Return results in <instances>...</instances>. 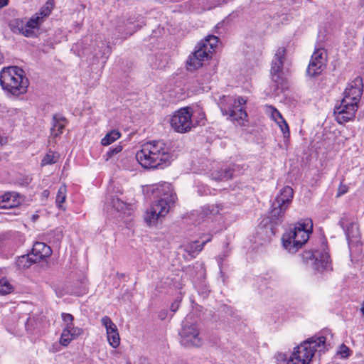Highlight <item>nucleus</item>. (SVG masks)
Here are the masks:
<instances>
[{
  "label": "nucleus",
  "instance_id": "1",
  "mask_svg": "<svg viewBox=\"0 0 364 364\" xmlns=\"http://www.w3.org/2000/svg\"><path fill=\"white\" fill-rule=\"evenodd\" d=\"M139 164L146 168H156L167 165L173 160L171 149L161 141H152L144 144L136 154Z\"/></svg>",
  "mask_w": 364,
  "mask_h": 364
},
{
  "label": "nucleus",
  "instance_id": "2",
  "mask_svg": "<svg viewBox=\"0 0 364 364\" xmlns=\"http://www.w3.org/2000/svg\"><path fill=\"white\" fill-rule=\"evenodd\" d=\"M326 337H312L293 349L285 364H312L317 351H325Z\"/></svg>",
  "mask_w": 364,
  "mask_h": 364
},
{
  "label": "nucleus",
  "instance_id": "3",
  "mask_svg": "<svg viewBox=\"0 0 364 364\" xmlns=\"http://www.w3.org/2000/svg\"><path fill=\"white\" fill-rule=\"evenodd\" d=\"M312 231V220L309 218L301 220L283 235L284 247L291 253L297 252L306 243Z\"/></svg>",
  "mask_w": 364,
  "mask_h": 364
},
{
  "label": "nucleus",
  "instance_id": "4",
  "mask_svg": "<svg viewBox=\"0 0 364 364\" xmlns=\"http://www.w3.org/2000/svg\"><path fill=\"white\" fill-rule=\"evenodd\" d=\"M0 85L5 92L17 97L27 92L28 80L22 69L7 67L0 72Z\"/></svg>",
  "mask_w": 364,
  "mask_h": 364
},
{
  "label": "nucleus",
  "instance_id": "5",
  "mask_svg": "<svg viewBox=\"0 0 364 364\" xmlns=\"http://www.w3.org/2000/svg\"><path fill=\"white\" fill-rule=\"evenodd\" d=\"M247 101L246 97L241 96L223 97L220 102L221 111L234 122L244 126L248 121V115L245 110Z\"/></svg>",
  "mask_w": 364,
  "mask_h": 364
},
{
  "label": "nucleus",
  "instance_id": "6",
  "mask_svg": "<svg viewBox=\"0 0 364 364\" xmlns=\"http://www.w3.org/2000/svg\"><path fill=\"white\" fill-rule=\"evenodd\" d=\"M181 346L188 348L201 347L204 340L199 325L196 322L186 321L178 333Z\"/></svg>",
  "mask_w": 364,
  "mask_h": 364
},
{
  "label": "nucleus",
  "instance_id": "7",
  "mask_svg": "<svg viewBox=\"0 0 364 364\" xmlns=\"http://www.w3.org/2000/svg\"><path fill=\"white\" fill-rule=\"evenodd\" d=\"M193 112L188 107L181 108L168 117V122L171 129L180 134L190 132L193 127Z\"/></svg>",
  "mask_w": 364,
  "mask_h": 364
},
{
  "label": "nucleus",
  "instance_id": "8",
  "mask_svg": "<svg viewBox=\"0 0 364 364\" xmlns=\"http://www.w3.org/2000/svg\"><path fill=\"white\" fill-rule=\"evenodd\" d=\"M62 332L59 339V343L67 347L73 340L81 336L84 331L82 328L75 326L74 317L68 313L61 314Z\"/></svg>",
  "mask_w": 364,
  "mask_h": 364
},
{
  "label": "nucleus",
  "instance_id": "9",
  "mask_svg": "<svg viewBox=\"0 0 364 364\" xmlns=\"http://www.w3.org/2000/svg\"><path fill=\"white\" fill-rule=\"evenodd\" d=\"M41 24L38 16L33 14L30 18L14 19L10 23V27L14 33L26 37H33Z\"/></svg>",
  "mask_w": 364,
  "mask_h": 364
},
{
  "label": "nucleus",
  "instance_id": "10",
  "mask_svg": "<svg viewBox=\"0 0 364 364\" xmlns=\"http://www.w3.org/2000/svg\"><path fill=\"white\" fill-rule=\"evenodd\" d=\"M294 198V191L290 186L283 187L272 203L271 213L274 217H282L290 206Z\"/></svg>",
  "mask_w": 364,
  "mask_h": 364
},
{
  "label": "nucleus",
  "instance_id": "11",
  "mask_svg": "<svg viewBox=\"0 0 364 364\" xmlns=\"http://www.w3.org/2000/svg\"><path fill=\"white\" fill-rule=\"evenodd\" d=\"M168 203L157 200L153 203L144 215V220L149 226H156L168 213Z\"/></svg>",
  "mask_w": 364,
  "mask_h": 364
},
{
  "label": "nucleus",
  "instance_id": "12",
  "mask_svg": "<svg viewBox=\"0 0 364 364\" xmlns=\"http://www.w3.org/2000/svg\"><path fill=\"white\" fill-rule=\"evenodd\" d=\"M327 63V53L323 48L317 49L311 55L306 69V75L314 77L322 73Z\"/></svg>",
  "mask_w": 364,
  "mask_h": 364
},
{
  "label": "nucleus",
  "instance_id": "13",
  "mask_svg": "<svg viewBox=\"0 0 364 364\" xmlns=\"http://www.w3.org/2000/svg\"><path fill=\"white\" fill-rule=\"evenodd\" d=\"M100 323L105 328L107 343L112 348H117L120 346L121 339L117 325L107 316H102Z\"/></svg>",
  "mask_w": 364,
  "mask_h": 364
},
{
  "label": "nucleus",
  "instance_id": "14",
  "mask_svg": "<svg viewBox=\"0 0 364 364\" xmlns=\"http://www.w3.org/2000/svg\"><path fill=\"white\" fill-rule=\"evenodd\" d=\"M358 105L355 102H349L346 100H342L340 105L334 109L336 121L339 124H343L352 120L355 117Z\"/></svg>",
  "mask_w": 364,
  "mask_h": 364
},
{
  "label": "nucleus",
  "instance_id": "15",
  "mask_svg": "<svg viewBox=\"0 0 364 364\" xmlns=\"http://www.w3.org/2000/svg\"><path fill=\"white\" fill-rule=\"evenodd\" d=\"M212 58L208 52L205 51L200 46L198 45L197 48L191 54L186 61V67L188 70H195L201 68L204 62Z\"/></svg>",
  "mask_w": 364,
  "mask_h": 364
},
{
  "label": "nucleus",
  "instance_id": "16",
  "mask_svg": "<svg viewBox=\"0 0 364 364\" xmlns=\"http://www.w3.org/2000/svg\"><path fill=\"white\" fill-rule=\"evenodd\" d=\"M363 91V82L360 77H356L347 85L342 100L349 102H355L358 105Z\"/></svg>",
  "mask_w": 364,
  "mask_h": 364
},
{
  "label": "nucleus",
  "instance_id": "17",
  "mask_svg": "<svg viewBox=\"0 0 364 364\" xmlns=\"http://www.w3.org/2000/svg\"><path fill=\"white\" fill-rule=\"evenodd\" d=\"M303 257L304 259L314 261V266L318 270L327 269L330 264V257L326 252H305Z\"/></svg>",
  "mask_w": 364,
  "mask_h": 364
},
{
  "label": "nucleus",
  "instance_id": "18",
  "mask_svg": "<svg viewBox=\"0 0 364 364\" xmlns=\"http://www.w3.org/2000/svg\"><path fill=\"white\" fill-rule=\"evenodd\" d=\"M153 191L160 198L159 200H164L168 203L169 206L176 200V196L173 192V187L168 183L157 184L155 186Z\"/></svg>",
  "mask_w": 364,
  "mask_h": 364
},
{
  "label": "nucleus",
  "instance_id": "19",
  "mask_svg": "<svg viewBox=\"0 0 364 364\" xmlns=\"http://www.w3.org/2000/svg\"><path fill=\"white\" fill-rule=\"evenodd\" d=\"M286 49L284 47H279L277 49L274 58L272 60L271 73L272 78L275 82H279V74L282 72Z\"/></svg>",
  "mask_w": 364,
  "mask_h": 364
},
{
  "label": "nucleus",
  "instance_id": "20",
  "mask_svg": "<svg viewBox=\"0 0 364 364\" xmlns=\"http://www.w3.org/2000/svg\"><path fill=\"white\" fill-rule=\"evenodd\" d=\"M22 202V197L16 192H7L0 196L1 208H16L20 205Z\"/></svg>",
  "mask_w": 364,
  "mask_h": 364
},
{
  "label": "nucleus",
  "instance_id": "21",
  "mask_svg": "<svg viewBox=\"0 0 364 364\" xmlns=\"http://www.w3.org/2000/svg\"><path fill=\"white\" fill-rule=\"evenodd\" d=\"M52 254L51 248L43 242H36L31 251V255L33 257L34 262H40L50 257Z\"/></svg>",
  "mask_w": 364,
  "mask_h": 364
},
{
  "label": "nucleus",
  "instance_id": "22",
  "mask_svg": "<svg viewBox=\"0 0 364 364\" xmlns=\"http://www.w3.org/2000/svg\"><path fill=\"white\" fill-rule=\"evenodd\" d=\"M205 51L213 57L219 46V39L215 36H208L199 44Z\"/></svg>",
  "mask_w": 364,
  "mask_h": 364
},
{
  "label": "nucleus",
  "instance_id": "23",
  "mask_svg": "<svg viewBox=\"0 0 364 364\" xmlns=\"http://www.w3.org/2000/svg\"><path fill=\"white\" fill-rule=\"evenodd\" d=\"M274 122L277 124L282 133L284 148L287 149L290 144V131L289 125L282 116L277 119V121H274Z\"/></svg>",
  "mask_w": 364,
  "mask_h": 364
},
{
  "label": "nucleus",
  "instance_id": "24",
  "mask_svg": "<svg viewBox=\"0 0 364 364\" xmlns=\"http://www.w3.org/2000/svg\"><path fill=\"white\" fill-rule=\"evenodd\" d=\"M67 124L66 119L60 116H55L53 119V127L51 132L54 136H58L63 133Z\"/></svg>",
  "mask_w": 364,
  "mask_h": 364
},
{
  "label": "nucleus",
  "instance_id": "25",
  "mask_svg": "<svg viewBox=\"0 0 364 364\" xmlns=\"http://www.w3.org/2000/svg\"><path fill=\"white\" fill-rule=\"evenodd\" d=\"M53 8V2L51 1H48L45 3V4L40 9V10L38 12L34 14V15L38 16L40 22L43 23L46 18L50 16Z\"/></svg>",
  "mask_w": 364,
  "mask_h": 364
},
{
  "label": "nucleus",
  "instance_id": "26",
  "mask_svg": "<svg viewBox=\"0 0 364 364\" xmlns=\"http://www.w3.org/2000/svg\"><path fill=\"white\" fill-rule=\"evenodd\" d=\"M121 133L117 129H113L105 134L101 139V144L102 146H109L121 137Z\"/></svg>",
  "mask_w": 364,
  "mask_h": 364
},
{
  "label": "nucleus",
  "instance_id": "27",
  "mask_svg": "<svg viewBox=\"0 0 364 364\" xmlns=\"http://www.w3.org/2000/svg\"><path fill=\"white\" fill-rule=\"evenodd\" d=\"M67 197V188L65 185L60 186L55 199L56 205L58 208L65 210V207L63 205Z\"/></svg>",
  "mask_w": 364,
  "mask_h": 364
},
{
  "label": "nucleus",
  "instance_id": "28",
  "mask_svg": "<svg viewBox=\"0 0 364 364\" xmlns=\"http://www.w3.org/2000/svg\"><path fill=\"white\" fill-rule=\"evenodd\" d=\"M233 170L230 168H225L221 170L214 172L212 176L215 180L225 181L230 179L232 177Z\"/></svg>",
  "mask_w": 364,
  "mask_h": 364
},
{
  "label": "nucleus",
  "instance_id": "29",
  "mask_svg": "<svg viewBox=\"0 0 364 364\" xmlns=\"http://www.w3.org/2000/svg\"><path fill=\"white\" fill-rule=\"evenodd\" d=\"M59 154L57 152L49 151L42 159L41 165L42 166L51 165L58 162Z\"/></svg>",
  "mask_w": 364,
  "mask_h": 364
},
{
  "label": "nucleus",
  "instance_id": "30",
  "mask_svg": "<svg viewBox=\"0 0 364 364\" xmlns=\"http://www.w3.org/2000/svg\"><path fill=\"white\" fill-rule=\"evenodd\" d=\"M14 290V287L11 282L6 278L0 279V294L6 295L11 294Z\"/></svg>",
  "mask_w": 364,
  "mask_h": 364
},
{
  "label": "nucleus",
  "instance_id": "31",
  "mask_svg": "<svg viewBox=\"0 0 364 364\" xmlns=\"http://www.w3.org/2000/svg\"><path fill=\"white\" fill-rule=\"evenodd\" d=\"M34 262L33 257L31 254L23 255L18 259V265L21 268H27Z\"/></svg>",
  "mask_w": 364,
  "mask_h": 364
},
{
  "label": "nucleus",
  "instance_id": "32",
  "mask_svg": "<svg viewBox=\"0 0 364 364\" xmlns=\"http://www.w3.org/2000/svg\"><path fill=\"white\" fill-rule=\"evenodd\" d=\"M264 108L266 114L268 115L274 122L277 121V119L282 116L275 107L271 105H266Z\"/></svg>",
  "mask_w": 364,
  "mask_h": 364
},
{
  "label": "nucleus",
  "instance_id": "33",
  "mask_svg": "<svg viewBox=\"0 0 364 364\" xmlns=\"http://www.w3.org/2000/svg\"><path fill=\"white\" fill-rule=\"evenodd\" d=\"M352 354L350 349L345 344H341L336 352V355L342 359H346L350 357Z\"/></svg>",
  "mask_w": 364,
  "mask_h": 364
},
{
  "label": "nucleus",
  "instance_id": "34",
  "mask_svg": "<svg viewBox=\"0 0 364 364\" xmlns=\"http://www.w3.org/2000/svg\"><path fill=\"white\" fill-rule=\"evenodd\" d=\"M113 206L118 211L124 212L126 209H127L128 205L122 201L121 200L116 198L113 200Z\"/></svg>",
  "mask_w": 364,
  "mask_h": 364
},
{
  "label": "nucleus",
  "instance_id": "35",
  "mask_svg": "<svg viewBox=\"0 0 364 364\" xmlns=\"http://www.w3.org/2000/svg\"><path fill=\"white\" fill-rule=\"evenodd\" d=\"M122 146L121 144L117 145L115 147L112 148L107 152V155L111 157L112 156L117 154L122 151Z\"/></svg>",
  "mask_w": 364,
  "mask_h": 364
},
{
  "label": "nucleus",
  "instance_id": "36",
  "mask_svg": "<svg viewBox=\"0 0 364 364\" xmlns=\"http://www.w3.org/2000/svg\"><path fill=\"white\" fill-rule=\"evenodd\" d=\"M9 4V0H0V9L6 6Z\"/></svg>",
  "mask_w": 364,
  "mask_h": 364
},
{
  "label": "nucleus",
  "instance_id": "37",
  "mask_svg": "<svg viewBox=\"0 0 364 364\" xmlns=\"http://www.w3.org/2000/svg\"><path fill=\"white\" fill-rule=\"evenodd\" d=\"M56 240L58 241L60 240L63 238V232L60 230L57 231Z\"/></svg>",
  "mask_w": 364,
  "mask_h": 364
},
{
  "label": "nucleus",
  "instance_id": "38",
  "mask_svg": "<svg viewBox=\"0 0 364 364\" xmlns=\"http://www.w3.org/2000/svg\"><path fill=\"white\" fill-rule=\"evenodd\" d=\"M360 311L362 316H364V301L360 305Z\"/></svg>",
  "mask_w": 364,
  "mask_h": 364
},
{
  "label": "nucleus",
  "instance_id": "39",
  "mask_svg": "<svg viewBox=\"0 0 364 364\" xmlns=\"http://www.w3.org/2000/svg\"><path fill=\"white\" fill-rule=\"evenodd\" d=\"M204 117H205V114H204V113H203V112H200L199 113V118H200V119H204Z\"/></svg>",
  "mask_w": 364,
  "mask_h": 364
},
{
  "label": "nucleus",
  "instance_id": "40",
  "mask_svg": "<svg viewBox=\"0 0 364 364\" xmlns=\"http://www.w3.org/2000/svg\"><path fill=\"white\" fill-rule=\"evenodd\" d=\"M339 191H340V193H341V194L345 193L346 192V188L343 187V189H341V188H340Z\"/></svg>",
  "mask_w": 364,
  "mask_h": 364
},
{
  "label": "nucleus",
  "instance_id": "41",
  "mask_svg": "<svg viewBox=\"0 0 364 364\" xmlns=\"http://www.w3.org/2000/svg\"><path fill=\"white\" fill-rule=\"evenodd\" d=\"M3 60H4V55H3V54L0 52V64L3 62Z\"/></svg>",
  "mask_w": 364,
  "mask_h": 364
},
{
  "label": "nucleus",
  "instance_id": "42",
  "mask_svg": "<svg viewBox=\"0 0 364 364\" xmlns=\"http://www.w3.org/2000/svg\"><path fill=\"white\" fill-rule=\"evenodd\" d=\"M203 245H204V244H203H203H201V245H198V251H200V250L203 248Z\"/></svg>",
  "mask_w": 364,
  "mask_h": 364
},
{
  "label": "nucleus",
  "instance_id": "43",
  "mask_svg": "<svg viewBox=\"0 0 364 364\" xmlns=\"http://www.w3.org/2000/svg\"><path fill=\"white\" fill-rule=\"evenodd\" d=\"M56 294L58 296H62L63 294L60 292H58L57 289H55Z\"/></svg>",
  "mask_w": 364,
  "mask_h": 364
},
{
  "label": "nucleus",
  "instance_id": "44",
  "mask_svg": "<svg viewBox=\"0 0 364 364\" xmlns=\"http://www.w3.org/2000/svg\"><path fill=\"white\" fill-rule=\"evenodd\" d=\"M44 193H45V196H48V194H49V193H48V191H44Z\"/></svg>",
  "mask_w": 364,
  "mask_h": 364
}]
</instances>
